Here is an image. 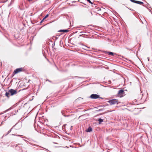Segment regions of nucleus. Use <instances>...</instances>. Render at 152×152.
<instances>
[{
	"label": "nucleus",
	"instance_id": "nucleus-7",
	"mask_svg": "<svg viewBox=\"0 0 152 152\" xmlns=\"http://www.w3.org/2000/svg\"><path fill=\"white\" fill-rule=\"evenodd\" d=\"M59 31L60 32L65 33L68 32V30H60Z\"/></svg>",
	"mask_w": 152,
	"mask_h": 152
},
{
	"label": "nucleus",
	"instance_id": "nucleus-8",
	"mask_svg": "<svg viewBox=\"0 0 152 152\" xmlns=\"http://www.w3.org/2000/svg\"><path fill=\"white\" fill-rule=\"evenodd\" d=\"M10 95V94L9 92V90L8 92H6L5 93V95L7 97H9Z\"/></svg>",
	"mask_w": 152,
	"mask_h": 152
},
{
	"label": "nucleus",
	"instance_id": "nucleus-20",
	"mask_svg": "<svg viewBox=\"0 0 152 152\" xmlns=\"http://www.w3.org/2000/svg\"><path fill=\"white\" fill-rule=\"evenodd\" d=\"M8 110H7L6 111H7Z\"/></svg>",
	"mask_w": 152,
	"mask_h": 152
},
{
	"label": "nucleus",
	"instance_id": "nucleus-2",
	"mask_svg": "<svg viewBox=\"0 0 152 152\" xmlns=\"http://www.w3.org/2000/svg\"><path fill=\"white\" fill-rule=\"evenodd\" d=\"M9 92L10 93V95L11 96L16 94L17 93V91L16 90L12 89L9 90Z\"/></svg>",
	"mask_w": 152,
	"mask_h": 152
},
{
	"label": "nucleus",
	"instance_id": "nucleus-19",
	"mask_svg": "<svg viewBox=\"0 0 152 152\" xmlns=\"http://www.w3.org/2000/svg\"><path fill=\"white\" fill-rule=\"evenodd\" d=\"M85 48H85V49H86V48H87V47H86V46H85Z\"/></svg>",
	"mask_w": 152,
	"mask_h": 152
},
{
	"label": "nucleus",
	"instance_id": "nucleus-5",
	"mask_svg": "<svg viewBox=\"0 0 152 152\" xmlns=\"http://www.w3.org/2000/svg\"><path fill=\"white\" fill-rule=\"evenodd\" d=\"M16 148L17 150H22V146L21 144H18L16 146Z\"/></svg>",
	"mask_w": 152,
	"mask_h": 152
},
{
	"label": "nucleus",
	"instance_id": "nucleus-1",
	"mask_svg": "<svg viewBox=\"0 0 152 152\" xmlns=\"http://www.w3.org/2000/svg\"><path fill=\"white\" fill-rule=\"evenodd\" d=\"M110 105L118 104V100L117 99H113L108 101Z\"/></svg>",
	"mask_w": 152,
	"mask_h": 152
},
{
	"label": "nucleus",
	"instance_id": "nucleus-9",
	"mask_svg": "<svg viewBox=\"0 0 152 152\" xmlns=\"http://www.w3.org/2000/svg\"><path fill=\"white\" fill-rule=\"evenodd\" d=\"M92 130V128L91 127H89L88 129L86 130V132H90Z\"/></svg>",
	"mask_w": 152,
	"mask_h": 152
},
{
	"label": "nucleus",
	"instance_id": "nucleus-10",
	"mask_svg": "<svg viewBox=\"0 0 152 152\" xmlns=\"http://www.w3.org/2000/svg\"><path fill=\"white\" fill-rule=\"evenodd\" d=\"M136 3L141 5L143 4V2L141 1H136Z\"/></svg>",
	"mask_w": 152,
	"mask_h": 152
},
{
	"label": "nucleus",
	"instance_id": "nucleus-12",
	"mask_svg": "<svg viewBox=\"0 0 152 152\" xmlns=\"http://www.w3.org/2000/svg\"><path fill=\"white\" fill-rule=\"evenodd\" d=\"M48 16V15L47 14L45 17L43 18V19L41 21V22H42L43 21L47 18Z\"/></svg>",
	"mask_w": 152,
	"mask_h": 152
},
{
	"label": "nucleus",
	"instance_id": "nucleus-6",
	"mask_svg": "<svg viewBox=\"0 0 152 152\" xmlns=\"http://www.w3.org/2000/svg\"><path fill=\"white\" fill-rule=\"evenodd\" d=\"M124 92V91L122 89H121L118 91V94L121 95L123 94Z\"/></svg>",
	"mask_w": 152,
	"mask_h": 152
},
{
	"label": "nucleus",
	"instance_id": "nucleus-4",
	"mask_svg": "<svg viewBox=\"0 0 152 152\" xmlns=\"http://www.w3.org/2000/svg\"><path fill=\"white\" fill-rule=\"evenodd\" d=\"M23 70V68H19L16 69L14 72L13 74H15L17 73L21 72Z\"/></svg>",
	"mask_w": 152,
	"mask_h": 152
},
{
	"label": "nucleus",
	"instance_id": "nucleus-17",
	"mask_svg": "<svg viewBox=\"0 0 152 152\" xmlns=\"http://www.w3.org/2000/svg\"><path fill=\"white\" fill-rule=\"evenodd\" d=\"M12 135H15V136H20V135H15V134H12Z\"/></svg>",
	"mask_w": 152,
	"mask_h": 152
},
{
	"label": "nucleus",
	"instance_id": "nucleus-3",
	"mask_svg": "<svg viewBox=\"0 0 152 152\" xmlns=\"http://www.w3.org/2000/svg\"><path fill=\"white\" fill-rule=\"evenodd\" d=\"M90 97L92 99H96L99 98V95L96 94H93L90 96Z\"/></svg>",
	"mask_w": 152,
	"mask_h": 152
},
{
	"label": "nucleus",
	"instance_id": "nucleus-15",
	"mask_svg": "<svg viewBox=\"0 0 152 152\" xmlns=\"http://www.w3.org/2000/svg\"><path fill=\"white\" fill-rule=\"evenodd\" d=\"M131 1H132V2L135 3H136V1L134 0H130Z\"/></svg>",
	"mask_w": 152,
	"mask_h": 152
},
{
	"label": "nucleus",
	"instance_id": "nucleus-14",
	"mask_svg": "<svg viewBox=\"0 0 152 152\" xmlns=\"http://www.w3.org/2000/svg\"><path fill=\"white\" fill-rule=\"evenodd\" d=\"M13 127L11 129H10L8 132V133L7 134V135L8 134H9L12 131V129Z\"/></svg>",
	"mask_w": 152,
	"mask_h": 152
},
{
	"label": "nucleus",
	"instance_id": "nucleus-13",
	"mask_svg": "<svg viewBox=\"0 0 152 152\" xmlns=\"http://www.w3.org/2000/svg\"><path fill=\"white\" fill-rule=\"evenodd\" d=\"M108 55L113 56V53L112 52H110L109 53Z\"/></svg>",
	"mask_w": 152,
	"mask_h": 152
},
{
	"label": "nucleus",
	"instance_id": "nucleus-11",
	"mask_svg": "<svg viewBox=\"0 0 152 152\" xmlns=\"http://www.w3.org/2000/svg\"><path fill=\"white\" fill-rule=\"evenodd\" d=\"M98 121L99 124H100L102 122H103V119L101 118H99L98 119Z\"/></svg>",
	"mask_w": 152,
	"mask_h": 152
},
{
	"label": "nucleus",
	"instance_id": "nucleus-18",
	"mask_svg": "<svg viewBox=\"0 0 152 152\" xmlns=\"http://www.w3.org/2000/svg\"><path fill=\"white\" fill-rule=\"evenodd\" d=\"M23 5V3H22V4H21V6Z\"/></svg>",
	"mask_w": 152,
	"mask_h": 152
},
{
	"label": "nucleus",
	"instance_id": "nucleus-16",
	"mask_svg": "<svg viewBox=\"0 0 152 152\" xmlns=\"http://www.w3.org/2000/svg\"><path fill=\"white\" fill-rule=\"evenodd\" d=\"M88 1L89 3L92 4L93 3L90 1V0H86Z\"/></svg>",
	"mask_w": 152,
	"mask_h": 152
}]
</instances>
